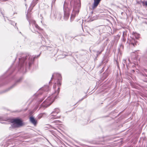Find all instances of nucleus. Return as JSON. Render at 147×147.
Segmentation results:
<instances>
[{
    "mask_svg": "<svg viewBox=\"0 0 147 147\" xmlns=\"http://www.w3.org/2000/svg\"><path fill=\"white\" fill-rule=\"evenodd\" d=\"M40 55L34 56L27 54L25 56L19 58V70L23 73L25 72L26 68L30 67L35 58L39 57Z\"/></svg>",
    "mask_w": 147,
    "mask_h": 147,
    "instance_id": "obj_1",
    "label": "nucleus"
},
{
    "mask_svg": "<svg viewBox=\"0 0 147 147\" xmlns=\"http://www.w3.org/2000/svg\"><path fill=\"white\" fill-rule=\"evenodd\" d=\"M57 96H54L53 94L48 96L41 104L40 108L45 109L47 107L53 102L55 99L57 98Z\"/></svg>",
    "mask_w": 147,
    "mask_h": 147,
    "instance_id": "obj_2",
    "label": "nucleus"
},
{
    "mask_svg": "<svg viewBox=\"0 0 147 147\" xmlns=\"http://www.w3.org/2000/svg\"><path fill=\"white\" fill-rule=\"evenodd\" d=\"M27 18L29 23L30 28L32 32H38V30H40V27L36 24L35 21L29 17L28 14L27 15Z\"/></svg>",
    "mask_w": 147,
    "mask_h": 147,
    "instance_id": "obj_3",
    "label": "nucleus"
},
{
    "mask_svg": "<svg viewBox=\"0 0 147 147\" xmlns=\"http://www.w3.org/2000/svg\"><path fill=\"white\" fill-rule=\"evenodd\" d=\"M80 7L81 3L80 0H76V1L74 3L72 13L70 19L71 21H72L76 16V15L78 14Z\"/></svg>",
    "mask_w": 147,
    "mask_h": 147,
    "instance_id": "obj_4",
    "label": "nucleus"
},
{
    "mask_svg": "<svg viewBox=\"0 0 147 147\" xmlns=\"http://www.w3.org/2000/svg\"><path fill=\"white\" fill-rule=\"evenodd\" d=\"M12 122L13 123L12 126L13 128L18 127L23 125L22 121L19 119H13L12 120Z\"/></svg>",
    "mask_w": 147,
    "mask_h": 147,
    "instance_id": "obj_5",
    "label": "nucleus"
},
{
    "mask_svg": "<svg viewBox=\"0 0 147 147\" xmlns=\"http://www.w3.org/2000/svg\"><path fill=\"white\" fill-rule=\"evenodd\" d=\"M57 76L58 78V79L57 82V84L58 87L57 90V91H55V94H56L57 95L59 93V86L61 85V76L60 74H55Z\"/></svg>",
    "mask_w": 147,
    "mask_h": 147,
    "instance_id": "obj_6",
    "label": "nucleus"
},
{
    "mask_svg": "<svg viewBox=\"0 0 147 147\" xmlns=\"http://www.w3.org/2000/svg\"><path fill=\"white\" fill-rule=\"evenodd\" d=\"M64 19L66 20L68 19L69 16V9L67 8H65L64 6Z\"/></svg>",
    "mask_w": 147,
    "mask_h": 147,
    "instance_id": "obj_7",
    "label": "nucleus"
},
{
    "mask_svg": "<svg viewBox=\"0 0 147 147\" xmlns=\"http://www.w3.org/2000/svg\"><path fill=\"white\" fill-rule=\"evenodd\" d=\"M131 38L129 39V43L133 45V46H135L137 43V41L135 39L133 36L130 37Z\"/></svg>",
    "mask_w": 147,
    "mask_h": 147,
    "instance_id": "obj_8",
    "label": "nucleus"
},
{
    "mask_svg": "<svg viewBox=\"0 0 147 147\" xmlns=\"http://www.w3.org/2000/svg\"><path fill=\"white\" fill-rule=\"evenodd\" d=\"M101 0H94L93 5L92 6V9H94L98 5V4Z\"/></svg>",
    "mask_w": 147,
    "mask_h": 147,
    "instance_id": "obj_9",
    "label": "nucleus"
},
{
    "mask_svg": "<svg viewBox=\"0 0 147 147\" xmlns=\"http://www.w3.org/2000/svg\"><path fill=\"white\" fill-rule=\"evenodd\" d=\"M60 116H56V115L54 113L52 114V113L51 114L50 116V118L51 119H58L60 118Z\"/></svg>",
    "mask_w": 147,
    "mask_h": 147,
    "instance_id": "obj_10",
    "label": "nucleus"
},
{
    "mask_svg": "<svg viewBox=\"0 0 147 147\" xmlns=\"http://www.w3.org/2000/svg\"><path fill=\"white\" fill-rule=\"evenodd\" d=\"M49 89V87L48 86H45L44 87L40 89L38 91V92L39 93L42 90H43L45 91H47Z\"/></svg>",
    "mask_w": 147,
    "mask_h": 147,
    "instance_id": "obj_11",
    "label": "nucleus"
},
{
    "mask_svg": "<svg viewBox=\"0 0 147 147\" xmlns=\"http://www.w3.org/2000/svg\"><path fill=\"white\" fill-rule=\"evenodd\" d=\"M62 14L60 13H58L56 14L55 18L58 20H61Z\"/></svg>",
    "mask_w": 147,
    "mask_h": 147,
    "instance_id": "obj_12",
    "label": "nucleus"
},
{
    "mask_svg": "<svg viewBox=\"0 0 147 147\" xmlns=\"http://www.w3.org/2000/svg\"><path fill=\"white\" fill-rule=\"evenodd\" d=\"M30 122L33 124L34 125L36 124V121L34 117H31L30 118Z\"/></svg>",
    "mask_w": 147,
    "mask_h": 147,
    "instance_id": "obj_13",
    "label": "nucleus"
},
{
    "mask_svg": "<svg viewBox=\"0 0 147 147\" xmlns=\"http://www.w3.org/2000/svg\"><path fill=\"white\" fill-rule=\"evenodd\" d=\"M22 80V78H20V79H19L18 80L16 81V82L14 84H13L8 89H7V91H9L12 88L16 85V83L20 82Z\"/></svg>",
    "mask_w": 147,
    "mask_h": 147,
    "instance_id": "obj_14",
    "label": "nucleus"
},
{
    "mask_svg": "<svg viewBox=\"0 0 147 147\" xmlns=\"http://www.w3.org/2000/svg\"><path fill=\"white\" fill-rule=\"evenodd\" d=\"M60 111L59 109L58 108L55 109L52 112V114L54 113L56 115Z\"/></svg>",
    "mask_w": 147,
    "mask_h": 147,
    "instance_id": "obj_15",
    "label": "nucleus"
},
{
    "mask_svg": "<svg viewBox=\"0 0 147 147\" xmlns=\"http://www.w3.org/2000/svg\"><path fill=\"white\" fill-rule=\"evenodd\" d=\"M132 36L134 38L135 37L136 39H138L139 37V34L133 32V33Z\"/></svg>",
    "mask_w": 147,
    "mask_h": 147,
    "instance_id": "obj_16",
    "label": "nucleus"
},
{
    "mask_svg": "<svg viewBox=\"0 0 147 147\" xmlns=\"http://www.w3.org/2000/svg\"><path fill=\"white\" fill-rule=\"evenodd\" d=\"M103 50H104V49L103 48H102L101 49V50L100 51H97V55H99V54H100L103 51Z\"/></svg>",
    "mask_w": 147,
    "mask_h": 147,
    "instance_id": "obj_17",
    "label": "nucleus"
},
{
    "mask_svg": "<svg viewBox=\"0 0 147 147\" xmlns=\"http://www.w3.org/2000/svg\"><path fill=\"white\" fill-rule=\"evenodd\" d=\"M56 0H53L51 4V6L52 7L53 5H55V2Z\"/></svg>",
    "mask_w": 147,
    "mask_h": 147,
    "instance_id": "obj_18",
    "label": "nucleus"
},
{
    "mask_svg": "<svg viewBox=\"0 0 147 147\" xmlns=\"http://www.w3.org/2000/svg\"><path fill=\"white\" fill-rule=\"evenodd\" d=\"M60 121L59 120H56L55 121H53V122L56 124H59V123L60 122Z\"/></svg>",
    "mask_w": 147,
    "mask_h": 147,
    "instance_id": "obj_19",
    "label": "nucleus"
},
{
    "mask_svg": "<svg viewBox=\"0 0 147 147\" xmlns=\"http://www.w3.org/2000/svg\"><path fill=\"white\" fill-rule=\"evenodd\" d=\"M124 33H123V40L124 42H125V39L124 38Z\"/></svg>",
    "mask_w": 147,
    "mask_h": 147,
    "instance_id": "obj_20",
    "label": "nucleus"
},
{
    "mask_svg": "<svg viewBox=\"0 0 147 147\" xmlns=\"http://www.w3.org/2000/svg\"><path fill=\"white\" fill-rule=\"evenodd\" d=\"M8 145H9V143H7V142H6V144L4 145V146H5L6 147L8 146Z\"/></svg>",
    "mask_w": 147,
    "mask_h": 147,
    "instance_id": "obj_21",
    "label": "nucleus"
},
{
    "mask_svg": "<svg viewBox=\"0 0 147 147\" xmlns=\"http://www.w3.org/2000/svg\"><path fill=\"white\" fill-rule=\"evenodd\" d=\"M11 24L13 25V26H14V25L15 24V25H16V23H15L14 22H11Z\"/></svg>",
    "mask_w": 147,
    "mask_h": 147,
    "instance_id": "obj_22",
    "label": "nucleus"
},
{
    "mask_svg": "<svg viewBox=\"0 0 147 147\" xmlns=\"http://www.w3.org/2000/svg\"><path fill=\"white\" fill-rule=\"evenodd\" d=\"M46 96L44 97V98L43 99H40V102H42L45 98H46Z\"/></svg>",
    "mask_w": 147,
    "mask_h": 147,
    "instance_id": "obj_23",
    "label": "nucleus"
},
{
    "mask_svg": "<svg viewBox=\"0 0 147 147\" xmlns=\"http://www.w3.org/2000/svg\"><path fill=\"white\" fill-rule=\"evenodd\" d=\"M56 83L54 85L53 88H56Z\"/></svg>",
    "mask_w": 147,
    "mask_h": 147,
    "instance_id": "obj_24",
    "label": "nucleus"
},
{
    "mask_svg": "<svg viewBox=\"0 0 147 147\" xmlns=\"http://www.w3.org/2000/svg\"><path fill=\"white\" fill-rule=\"evenodd\" d=\"M3 120V118L2 117H0V121Z\"/></svg>",
    "mask_w": 147,
    "mask_h": 147,
    "instance_id": "obj_25",
    "label": "nucleus"
},
{
    "mask_svg": "<svg viewBox=\"0 0 147 147\" xmlns=\"http://www.w3.org/2000/svg\"><path fill=\"white\" fill-rule=\"evenodd\" d=\"M123 62L124 63H125L126 62V60H125V59H123Z\"/></svg>",
    "mask_w": 147,
    "mask_h": 147,
    "instance_id": "obj_26",
    "label": "nucleus"
},
{
    "mask_svg": "<svg viewBox=\"0 0 147 147\" xmlns=\"http://www.w3.org/2000/svg\"><path fill=\"white\" fill-rule=\"evenodd\" d=\"M85 98V97L84 96V98H82V99L81 100H83L84 98Z\"/></svg>",
    "mask_w": 147,
    "mask_h": 147,
    "instance_id": "obj_27",
    "label": "nucleus"
},
{
    "mask_svg": "<svg viewBox=\"0 0 147 147\" xmlns=\"http://www.w3.org/2000/svg\"><path fill=\"white\" fill-rule=\"evenodd\" d=\"M145 5L147 6V1L145 2Z\"/></svg>",
    "mask_w": 147,
    "mask_h": 147,
    "instance_id": "obj_28",
    "label": "nucleus"
},
{
    "mask_svg": "<svg viewBox=\"0 0 147 147\" xmlns=\"http://www.w3.org/2000/svg\"><path fill=\"white\" fill-rule=\"evenodd\" d=\"M53 76H54V75H52V78H51V80L52 79H53Z\"/></svg>",
    "mask_w": 147,
    "mask_h": 147,
    "instance_id": "obj_29",
    "label": "nucleus"
},
{
    "mask_svg": "<svg viewBox=\"0 0 147 147\" xmlns=\"http://www.w3.org/2000/svg\"><path fill=\"white\" fill-rule=\"evenodd\" d=\"M128 60L129 61V59H128Z\"/></svg>",
    "mask_w": 147,
    "mask_h": 147,
    "instance_id": "obj_30",
    "label": "nucleus"
},
{
    "mask_svg": "<svg viewBox=\"0 0 147 147\" xmlns=\"http://www.w3.org/2000/svg\"><path fill=\"white\" fill-rule=\"evenodd\" d=\"M146 19H147V18H145Z\"/></svg>",
    "mask_w": 147,
    "mask_h": 147,
    "instance_id": "obj_31",
    "label": "nucleus"
}]
</instances>
